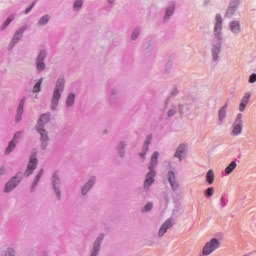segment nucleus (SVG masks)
Here are the masks:
<instances>
[{
    "label": "nucleus",
    "mask_w": 256,
    "mask_h": 256,
    "mask_svg": "<svg viewBox=\"0 0 256 256\" xmlns=\"http://www.w3.org/2000/svg\"><path fill=\"white\" fill-rule=\"evenodd\" d=\"M221 247V242L217 238H212L202 248V255L209 256L213 255L217 249Z\"/></svg>",
    "instance_id": "1"
},
{
    "label": "nucleus",
    "mask_w": 256,
    "mask_h": 256,
    "mask_svg": "<svg viewBox=\"0 0 256 256\" xmlns=\"http://www.w3.org/2000/svg\"><path fill=\"white\" fill-rule=\"evenodd\" d=\"M243 133V113H238L232 124V131L230 135L232 137H239Z\"/></svg>",
    "instance_id": "2"
},
{
    "label": "nucleus",
    "mask_w": 256,
    "mask_h": 256,
    "mask_svg": "<svg viewBox=\"0 0 256 256\" xmlns=\"http://www.w3.org/2000/svg\"><path fill=\"white\" fill-rule=\"evenodd\" d=\"M64 87H65V81L63 79L58 80L56 83L53 97H52L53 110L57 109V106L59 105V99H61V92L63 91Z\"/></svg>",
    "instance_id": "3"
},
{
    "label": "nucleus",
    "mask_w": 256,
    "mask_h": 256,
    "mask_svg": "<svg viewBox=\"0 0 256 256\" xmlns=\"http://www.w3.org/2000/svg\"><path fill=\"white\" fill-rule=\"evenodd\" d=\"M49 118H50L49 114H43L38 121V125L36 126L38 133H40L41 135L42 141H48L49 139L47 137V131L41 128V127H44L46 123H49Z\"/></svg>",
    "instance_id": "4"
},
{
    "label": "nucleus",
    "mask_w": 256,
    "mask_h": 256,
    "mask_svg": "<svg viewBox=\"0 0 256 256\" xmlns=\"http://www.w3.org/2000/svg\"><path fill=\"white\" fill-rule=\"evenodd\" d=\"M251 101V92H246L239 104V111L240 113H244L245 109H247V105H249V102Z\"/></svg>",
    "instance_id": "5"
},
{
    "label": "nucleus",
    "mask_w": 256,
    "mask_h": 256,
    "mask_svg": "<svg viewBox=\"0 0 256 256\" xmlns=\"http://www.w3.org/2000/svg\"><path fill=\"white\" fill-rule=\"evenodd\" d=\"M20 182L21 180L17 177L12 178L5 186V193L13 191V189L16 188Z\"/></svg>",
    "instance_id": "6"
},
{
    "label": "nucleus",
    "mask_w": 256,
    "mask_h": 256,
    "mask_svg": "<svg viewBox=\"0 0 256 256\" xmlns=\"http://www.w3.org/2000/svg\"><path fill=\"white\" fill-rule=\"evenodd\" d=\"M35 169H37V158L35 157H31L30 161L28 163V167L26 170V176L29 177V175H31V173H33V171H35Z\"/></svg>",
    "instance_id": "7"
},
{
    "label": "nucleus",
    "mask_w": 256,
    "mask_h": 256,
    "mask_svg": "<svg viewBox=\"0 0 256 256\" xmlns=\"http://www.w3.org/2000/svg\"><path fill=\"white\" fill-rule=\"evenodd\" d=\"M46 53L45 51H41L38 59H37V69L38 71H43V69H45V62H43L45 60L46 57Z\"/></svg>",
    "instance_id": "8"
},
{
    "label": "nucleus",
    "mask_w": 256,
    "mask_h": 256,
    "mask_svg": "<svg viewBox=\"0 0 256 256\" xmlns=\"http://www.w3.org/2000/svg\"><path fill=\"white\" fill-rule=\"evenodd\" d=\"M153 177H155V170H151L150 173L147 174V178L144 182L145 189H148V187H151V185L155 183V179H153Z\"/></svg>",
    "instance_id": "9"
},
{
    "label": "nucleus",
    "mask_w": 256,
    "mask_h": 256,
    "mask_svg": "<svg viewBox=\"0 0 256 256\" xmlns=\"http://www.w3.org/2000/svg\"><path fill=\"white\" fill-rule=\"evenodd\" d=\"M223 25V19L221 18V14H217L216 15V24H215V28H214V32L216 35H220L221 34V29Z\"/></svg>",
    "instance_id": "10"
},
{
    "label": "nucleus",
    "mask_w": 256,
    "mask_h": 256,
    "mask_svg": "<svg viewBox=\"0 0 256 256\" xmlns=\"http://www.w3.org/2000/svg\"><path fill=\"white\" fill-rule=\"evenodd\" d=\"M168 181L172 187V189L175 191L179 188V183H177V181L175 180V173L170 171L168 173Z\"/></svg>",
    "instance_id": "11"
},
{
    "label": "nucleus",
    "mask_w": 256,
    "mask_h": 256,
    "mask_svg": "<svg viewBox=\"0 0 256 256\" xmlns=\"http://www.w3.org/2000/svg\"><path fill=\"white\" fill-rule=\"evenodd\" d=\"M158 159H159V153L154 152L151 157V163L149 165L150 171H153V169H155V167H157Z\"/></svg>",
    "instance_id": "12"
},
{
    "label": "nucleus",
    "mask_w": 256,
    "mask_h": 256,
    "mask_svg": "<svg viewBox=\"0 0 256 256\" xmlns=\"http://www.w3.org/2000/svg\"><path fill=\"white\" fill-rule=\"evenodd\" d=\"M235 169H237V162L232 161L226 168H225V174L226 175H231L233 173V171H235Z\"/></svg>",
    "instance_id": "13"
},
{
    "label": "nucleus",
    "mask_w": 256,
    "mask_h": 256,
    "mask_svg": "<svg viewBox=\"0 0 256 256\" xmlns=\"http://www.w3.org/2000/svg\"><path fill=\"white\" fill-rule=\"evenodd\" d=\"M25 105V99H21L20 104L18 106L17 110V116H16V121L19 122L23 115V106Z\"/></svg>",
    "instance_id": "14"
},
{
    "label": "nucleus",
    "mask_w": 256,
    "mask_h": 256,
    "mask_svg": "<svg viewBox=\"0 0 256 256\" xmlns=\"http://www.w3.org/2000/svg\"><path fill=\"white\" fill-rule=\"evenodd\" d=\"M185 151H187V146L185 144H181L175 153V157L181 160V157H183V153H185Z\"/></svg>",
    "instance_id": "15"
},
{
    "label": "nucleus",
    "mask_w": 256,
    "mask_h": 256,
    "mask_svg": "<svg viewBox=\"0 0 256 256\" xmlns=\"http://www.w3.org/2000/svg\"><path fill=\"white\" fill-rule=\"evenodd\" d=\"M227 107L228 104L226 103L223 107L219 110V121H223L225 117H227Z\"/></svg>",
    "instance_id": "16"
},
{
    "label": "nucleus",
    "mask_w": 256,
    "mask_h": 256,
    "mask_svg": "<svg viewBox=\"0 0 256 256\" xmlns=\"http://www.w3.org/2000/svg\"><path fill=\"white\" fill-rule=\"evenodd\" d=\"M230 29L232 33H239V31H241V26L239 25V22L233 21L230 23Z\"/></svg>",
    "instance_id": "17"
},
{
    "label": "nucleus",
    "mask_w": 256,
    "mask_h": 256,
    "mask_svg": "<svg viewBox=\"0 0 256 256\" xmlns=\"http://www.w3.org/2000/svg\"><path fill=\"white\" fill-rule=\"evenodd\" d=\"M206 179L209 185H213V181H215V172H213V170H209L206 174Z\"/></svg>",
    "instance_id": "18"
},
{
    "label": "nucleus",
    "mask_w": 256,
    "mask_h": 256,
    "mask_svg": "<svg viewBox=\"0 0 256 256\" xmlns=\"http://www.w3.org/2000/svg\"><path fill=\"white\" fill-rule=\"evenodd\" d=\"M99 247H101V240L97 239L94 243L91 256H97V253H99Z\"/></svg>",
    "instance_id": "19"
},
{
    "label": "nucleus",
    "mask_w": 256,
    "mask_h": 256,
    "mask_svg": "<svg viewBox=\"0 0 256 256\" xmlns=\"http://www.w3.org/2000/svg\"><path fill=\"white\" fill-rule=\"evenodd\" d=\"M17 137H19V134H16L14 136V139L9 143V146L6 149V155H9V153H11V151H13V149H15V139H17Z\"/></svg>",
    "instance_id": "20"
},
{
    "label": "nucleus",
    "mask_w": 256,
    "mask_h": 256,
    "mask_svg": "<svg viewBox=\"0 0 256 256\" xmlns=\"http://www.w3.org/2000/svg\"><path fill=\"white\" fill-rule=\"evenodd\" d=\"M27 30V26H23L21 29H19L16 34L14 35V41H19L23 37V32Z\"/></svg>",
    "instance_id": "21"
},
{
    "label": "nucleus",
    "mask_w": 256,
    "mask_h": 256,
    "mask_svg": "<svg viewBox=\"0 0 256 256\" xmlns=\"http://www.w3.org/2000/svg\"><path fill=\"white\" fill-rule=\"evenodd\" d=\"M14 19H15V16L8 17L7 20L4 22V24L1 27L2 31H5V29H7V27H9V25H11V23Z\"/></svg>",
    "instance_id": "22"
},
{
    "label": "nucleus",
    "mask_w": 256,
    "mask_h": 256,
    "mask_svg": "<svg viewBox=\"0 0 256 256\" xmlns=\"http://www.w3.org/2000/svg\"><path fill=\"white\" fill-rule=\"evenodd\" d=\"M93 180L88 181V183L82 188V194L83 195H87V192L89 191V189H91L93 187Z\"/></svg>",
    "instance_id": "23"
},
{
    "label": "nucleus",
    "mask_w": 256,
    "mask_h": 256,
    "mask_svg": "<svg viewBox=\"0 0 256 256\" xmlns=\"http://www.w3.org/2000/svg\"><path fill=\"white\" fill-rule=\"evenodd\" d=\"M75 103V94H70L66 100L67 107H72Z\"/></svg>",
    "instance_id": "24"
},
{
    "label": "nucleus",
    "mask_w": 256,
    "mask_h": 256,
    "mask_svg": "<svg viewBox=\"0 0 256 256\" xmlns=\"http://www.w3.org/2000/svg\"><path fill=\"white\" fill-rule=\"evenodd\" d=\"M41 83H43V79H40L33 87V93H39L41 91Z\"/></svg>",
    "instance_id": "25"
},
{
    "label": "nucleus",
    "mask_w": 256,
    "mask_h": 256,
    "mask_svg": "<svg viewBox=\"0 0 256 256\" xmlns=\"http://www.w3.org/2000/svg\"><path fill=\"white\" fill-rule=\"evenodd\" d=\"M167 228L165 227L164 224H162V226L159 229L158 235L159 237H163V235H165L167 233Z\"/></svg>",
    "instance_id": "26"
},
{
    "label": "nucleus",
    "mask_w": 256,
    "mask_h": 256,
    "mask_svg": "<svg viewBox=\"0 0 256 256\" xmlns=\"http://www.w3.org/2000/svg\"><path fill=\"white\" fill-rule=\"evenodd\" d=\"M47 23H49V16H44L39 20L38 25H47Z\"/></svg>",
    "instance_id": "27"
},
{
    "label": "nucleus",
    "mask_w": 256,
    "mask_h": 256,
    "mask_svg": "<svg viewBox=\"0 0 256 256\" xmlns=\"http://www.w3.org/2000/svg\"><path fill=\"white\" fill-rule=\"evenodd\" d=\"M213 58H214V61H217V59H219V47H214L213 51Z\"/></svg>",
    "instance_id": "28"
},
{
    "label": "nucleus",
    "mask_w": 256,
    "mask_h": 256,
    "mask_svg": "<svg viewBox=\"0 0 256 256\" xmlns=\"http://www.w3.org/2000/svg\"><path fill=\"white\" fill-rule=\"evenodd\" d=\"M151 144V136H149L148 138H147V140L145 141V143H144V145H145V147H144V153L146 152V151H149V145Z\"/></svg>",
    "instance_id": "29"
},
{
    "label": "nucleus",
    "mask_w": 256,
    "mask_h": 256,
    "mask_svg": "<svg viewBox=\"0 0 256 256\" xmlns=\"http://www.w3.org/2000/svg\"><path fill=\"white\" fill-rule=\"evenodd\" d=\"M213 193H215V190L213 189V187L207 188L205 195L206 197H213Z\"/></svg>",
    "instance_id": "30"
},
{
    "label": "nucleus",
    "mask_w": 256,
    "mask_h": 256,
    "mask_svg": "<svg viewBox=\"0 0 256 256\" xmlns=\"http://www.w3.org/2000/svg\"><path fill=\"white\" fill-rule=\"evenodd\" d=\"M163 225H165V227H166L167 229H171V227L173 226V219H167V220L163 223Z\"/></svg>",
    "instance_id": "31"
},
{
    "label": "nucleus",
    "mask_w": 256,
    "mask_h": 256,
    "mask_svg": "<svg viewBox=\"0 0 256 256\" xmlns=\"http://www.w3.org/2000/svg\"><path fill=\"white\" fill-rule=\"evenodd\" d=\"M43 175V170H41L37 176H36V179L34 180L33 182V187H35V185H37V183H39V179H41V176Z\"/></svg>",
    "instance_id": "32"
},
{
    "label": "nucleus",
    "mask_w": 256,
    "mask_h": 256,
    "mask_svg": "<svg viewBox=\"0 0 256 256\" xmlns=\"http://www.w3.org/2000/svg\"><path fill=\"white\" fill-rule=\"evenodd\" d=\"M173 11H175V8H173V7L168 8L164 19H167V17H171V15H173Z\"/></svg>",
    "instance_id": "33"
},
{
    "label": "nucleus",
    "mask_w": 256,
    "mask_h": 256,
    "mask_svg": "<svg viewBox=\"0 0 256 256\" xmlns=\"http://www.w3.org/2000/svg\"><path fill=\"white\" fill-rule=\"evenodd\" d=\"M81 7H83V1L77 0V1L74 3V9H81Z\"/></svg>",
    "instance_id": "34"
},
{
    "label": "nucleus",
    "mask_w": 256,
    "mask_h": 256,
    "mask_svg": "<svg viewBox=\"0 0 256 256\" xmlns=\"http://www.w3.org/2000/svg\"><path fill=\"white\" fill-rule=\"evenodd\" d=\"M248 83H256V73L250 75Z\"/></svg>",
    "instance_id": "35"
},
{
    "label": "nucleus",
    "mask_w": 256,
    "mask_h": 256,
    "mask_svg": "<svg viewBox=\"0 0 256 256\" xmlns=\"http://www.w3.org/2000/svg\"><path fill=\"white\" fill-rule=\"evenodd\" d=\"M151 209H153V203H147L143 211H151Z\"/></svg>",
    "instance_id": "36"
},
{
    "label": "nucleus",
    "mask_w": 256,
    "mask_h": 256,
    "mask_svg": "<svg viewBox=\"0 0 256 256\" xmlns=\"http://www.w3.org/2000/svg\"><path fill=\"white\" fill-rule=\"evenodd\" d=\"M33 7H35V4H32L29 8H27L26 10H25V13L27 14V13H31V10L33 9Z\"/></svg>",
    "instance_id": "37"
},
{
    "label": "nucleus",
    "mask_w": 256,
    "mask_h": 256,
    "mask_svg": "<svg viewBox=\"0 0 256 256\" xmlns=\"http://www.w3.org/2000/svg\"><path fill=\"white\" fill-rule=\"evenodd\" d=\"M138 35H139V31H134L133 34H132V39L133 40L137 39Z\"/></svg>",
    "instance_id": "38"
},
{
    "label": "nucleus",
    "mask_w": 256,
    "mask_h": 256,
    "mask_svg": "<svg viewBox=\"0 0 256 256\" xmlns=\"http://www.w3.org/2000/svg\"><path fill=\"white\" fill-rule=\"evenodd\" d=\"M173 115H175V110H170V111L168 112V116H169V117H173Z\"/></svg>",
    "instance_id": "39"
},
{
    "label": "nucleus",
    "mask_w": 256,
    "mask_h": 256,
    "mask_svg": "<svg viewBox=\"0 0 256 256\" xmlns=\"http://www.w3.org/2000/svg\"><path fill=\"white\" fill-rule=\"evenodd\" d=\"M6 256H13V250L9 249Z\"/></svg>",
    "instance_id": "40"
},
{
    "label": "nucleus",
    "mask_w": 256,
    "mask_h": 256,
    "mask_svg": "<svg viewBox=\"0 0 256 256\" xmlns=\"http://www.w3.org/2000/svg\"><path fill=\"white\" fill-rule=\"evenodd\" d=\"M55 191H56V195L58 197V199L61 197V192L57 191V189L55 188Z\"/></svg>",
    "instance_id": "41"
},
{
    "label": "nucleus",
    "mask_w": 256,
    "mask_h": 256,
    "mask_svg": "<svg viewBox=\"0 0 256 256\" xmlns=\"http://www.w3.org/2000/svg\"><path fill=\"white\" fill-rule=\"evenodd\" d=\"M5 173V168H0V175H3Z\"/></svg>",
    "instance_id": "42"
},
{
    "label": "nucleus",
    "mask_w": 256,
    "mask_h": 256,
    "mask_svg": "<svg viewBox=\"0 0 256 256\" xmlns=\"http://www.w3.org/2000/svg\"><path fill=\"white\" fill-rule=\"evenodd\" d=\"M140 156H141V157H144V156H145V153H140Z\"/></svg>",
    "instance_id": "43"
},
{
    "label": "nucleus",
    "mask_w": 256,
    "mask_h": 256,
    "mask_svg": "<svg viewBox=\"0 0 256 256\" xmlns=\"http://www.w3.org/2000/svg\"><path fill=\"white\" fill-rule=\"evenodd\" d=\"M231 11V8L230 9H228V13Z\"/></svg>",
    "instance_id": "44"
}]
</instances>
